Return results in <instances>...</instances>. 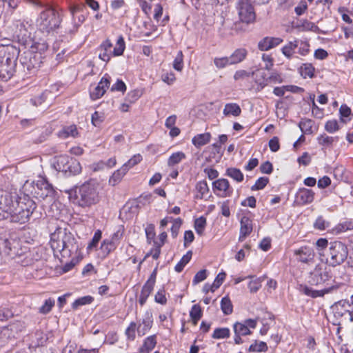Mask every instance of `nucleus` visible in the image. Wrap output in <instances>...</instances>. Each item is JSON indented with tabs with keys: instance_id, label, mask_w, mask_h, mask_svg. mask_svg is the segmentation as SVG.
<instances>
[{
	"instance_id": "1",
	"label": "nucleus",
	"mask_w": 353,
	"mask_h": 353,
	"mask_svg": "<svg viewBox=\"0 0 353 353\" xmlns=\"http://www.w3.org/2000/svg\"><path fill=\"white\" fill-rule=\"evenodd\" d=\"M59 12L53 8L48 7L41 12L37 19L38 30L47 35L59 34L63 39L69 40L77 32L78 24L75 21H65L62 25Z\"/></svg>"
},
{
	"instance_id": "2",
	"label": "nucleus",
	"mask_w": 353,
	"mask_h": 353,
	"mask_svg": "<svg viewBox=\"0 0 353 353\" xmlns=\"http://www.w3.org/2000/svg\"><path fill=\"white\" fill-rule=\"evenodd\" d=\"M2 201H4L2 213L5 216L4 219L23 224L28 222L31 216L34 217V219L39 218V213L36 211L35 202L28 196L14 201L10 194H5L4 196H2Z\"/></svg>"
},
{
	"instance_id": "3",
	"label": "nucleus",
	"mask_w": 353,
	"mask_h": 353,
	"mask_svg": "<svg viewBox=\"0 0 353 353\" xmlns=\"http://www.w3.org/2000/svg\"><path fill=\"white\" fill-rule=\"evenodd\" d=\"M99 188V183L94 179H90L67 191V193L74 205L90 208L100 201Z\"/></svg>"
},
{
	"instance_id": "4",
	"label": "nucleus",
	"mask_w": 353,
	"mask_h": 353,
	"mask_svg": "<svg viewBox=\"0 0 353 353\" xmlns=\"http://www.w3.org/2000/svg\"><path fill=\"white\" fill-rule=\"evenodd\" d=\"M50 245L54 254L59 252L62 257L70 256L79 250V245L72 234L67 233L65 230L61 228L51 234Z\"/></svg>"
},
{
	"instance_id": "5",
	"label": "nucleus",
	"mask_w": 353,
	"mask_h": 353,
	"mask_svg": "<svg viewBox=\"0 0 353 353\" xmlns=\"http://www.w3.org/2000/svg\"><path fill=\"white\" fill-rule=\"evenodd\" d=\"M44 57L39 53H33L27 50L19 57V78L25 79L28 75L34 74L39 68Z\"/></svg>"
},
{
	"instance_id": "6",
	"label": "nucleus",
	"mask_w": 353,
	"mask_h": 353,
	"mask_svg": "<svg viewBox=\"0 0 353 353\" xmlns=\"http://www.w3.org/2000/svg\"><path fill=\"white\" fill-rule=\"evenodd\" d=\"M331 309L335 319V325H341L353 321V295L350 299H342L334 303Z\"/></svg>"
},
{
	"instance_id": "7",
	"label": "nucleus",
	"mask_w": 353,
	"mask_h": 353,
	"mask_svg": "<svg viewBox=\"0 0 353 353\" xmlns=\"http://www.w3.org/2000/svg\"><path fill=\"white\" fill-rule=\"evenodd\" d=\"M236 9L240 21L234 23V30L236 32L244 31L246 26L255 21L254 9L249 0H238Z\"/></svg>"
},
{
	"instance_id": "8",
	"label": "nucleus",
	"mask_w": 353,
	"mask_h": 353,
	"mask_svg": "<svg viewBox=\"0 0 353 353\" xmlns=\"http://www.w3.org/2000/svg\"><path fill=\"white\" fill-rule=\"evenodd\" d=\"M347 256L348 249L345 243L339 241H332L326 254L325 263L329 266L336 267L344 263Z\"/></svg>"
},
{
	"instance_id": "9",
	"label": "nucleus",
	"mask_w": 353,
	"mask_h": 353,
	"mask_svg": "<svg viewBox=\"0 0 353 353\" xmlns=\"http://www.w3.org/2000/svg\"><path fill=\"white\" fill-rule=\"evenodd\" d=\"M53 167L57 171L63 172L66 176H74L81 172V165L79 161L67 155L57 157L53 163Z\"/></svg>"
},
{
	"instance_id": "10",
	"label": "nucleus",
	"mask_w": 353,
	"mask_h": 353,
	"mask_svg": "<svg viewBox=\"0 0 353 353\" xmlns=\"http://www.w3.org/2000/svg\"><path fill=\"white\" fill-rule=\"evenodd\" d=\"M332 278L330 268L325 264H317L308 276L307 282L311 285H321L327 284Z\"/></svg>"
},
{
	"instance_id": "11",
	"label": "nucleus",
	"mask_w": 353,
	"mask_h": 353,
	"mask_svg": "<svg viewBox=\"0 0 353 353\" xmlns=\"http://www.w3.org/2000/svg\"><path fill=\"white\" fill-rule=\"evenodd\" d=\"M2 248L4 253L11 258L20 257L23 254L26 255V259L30 256V252L27 251V248L23 249L21 247L19 241L14 239H6L2 242Z\"/></svg>"
},
{
	"instance_id": "12",
	"label": "nucleus",
	"mask_w": 353,
	"mask_h": 353,
	"mask_svg": "<svg viewBox=\"0 0 353 353\" xmlns=\"http://www.w3.org/2000/svg\"><path fill=\"white\" fill-rule=\"evenodd\" d=\"M334 283L329 287H326L322 290H313L307 285H301V292L305 295L312 298L323 297L326 294L333 293L336 292L343 285L341 283H337L333 281Z\"/></svg>"
},
{
	"instance_id": "13",
	"label": "nucleus",
	"mask_w": 353,
	"mask_h": 353,
	"mask_svg": "<svg viewBox=\"0 0 353 353\" xmlns=\"http://www.w3.org/2000/svg\"><path fill=\"white\" fill-rule=\"evenodd\" d=\"M14 76L19 77V65L17 63L0 60V79L3 81H7Z\"/></svg>"
},
{
	"instance_id": "14",
	"label": "nucleus",
	"mask_w": 353,
	"mask_h": 353,
	"mask_svg": "<svg viewBox=\"0 0 353 353\" xmlns=\"http://www.w3.org/2000/svg\"><path fill=\"white\" fill-rule=\"evenodd\" d=\"M34 190L36 196L42 199L52 198L55 192L52 185L46 180L38 181Z\"/></svg>"
},
{
	"instance_id": "15",
	"label": "nucleus",
	"mask_w": 353,
	"mask_h": 353,
	"mask_svg": "<svg viewBox=\"0 0 353 353\" xmlns=\"http://www.w3.org/2000/svg\"><path fill=\"white\" fill-rule=\"evenodd\" d=\"M20 51L19 47L12 44L3 46L0 49V52H3V54L1 57L0 60L17 63Z\"/></svg>"
},
{
	"instance_id": "16",
	"label": "nucleus",
	"mask_w": 353,
	"mask_h": 353,
	"mask_svg": "<svg viewBox=\"0 0 353 353\" xmlns=\"http://www.w3.org/2000/svg\"><path fill=\"white\" fill-rule=\"evenodd\" d=\"M28 24V22L21 20H17L14 22L16 28L14 34L18 37L19 41L24 46L27 45L29 38V32L26 26Z\"/></svg>"
},
{
	"instance_id": "17",
	"label": "nucleus",
	"mask_w": 353,
	"mask_h": 353,
	"mask_svg": "<svg viewBox=\"0 0 353 353\" xmlns=\"http://www.w3.org/2000/svg\"><path fill=\"white\" fill-rule=\"evenodd\" d=\"M212 185L214 192L219 190L221 192V194H216L221 197L230 196L232 194L233 190L230 187L228 179H217L212 183Z\"/></svg>"
},
{
	"instance_id": "18",
	"label": "nucleus",
	"mask_w": 353,
	"mask_h": 353,
	"mask_svg": "<svg viewBox=\"0 0 353 353\" xmlns=\"http://www.w3.org/2000/svg\"><path fill=\"white\" fill-rule=\"evenodd\" d=\"M110 84V77L108 75H105L95 87L94 90L90 92L91 99L92 100H97L101 98L105 94L106 89L108 88Z\"/></svg>"
},
{
	"instance_id": "19",
	"label": "nucleus",
	"mask_w": 353,
	"mask_h": 353,
	"mask_svg": "<svg viewBox=\"0 0 353 353\" xmlns=\"http://www.w3.org/2000/svg\"><path fill=\"white\" fill-rule=\"evenodd\" d=\"M314 198V192L310 189L300 188L296 194V202L298 205H303L311 203Z\"/></svg>"
},
{
	"instance_id": "20",
	"label": "nucleus",
	"mask_w": 353,
	"mask_h": 353,
	"mask_svg": "<svg viewBox=\"0 0 353 353\" xmlns=\"http://www.w3.org/2000/svg\"><path fill=\"white\" fill-rule=\"evenodd\" d=\"M251 75L256 85V87L254 88L256 92H260L266 85H268V82L267 74L264 70H256V71L252 72Z\"/></svg>"
},
{
	"instance_id": "21",
	"label": "nucleus",
	"mask_w": 353,
	"mask_h": 353,
	"mask_svg": "<svg viewBox=\"0 0 353 353\" xmlns=\"http://www.w3.org/2000/svg\"><path fill=\"white\" fill-rule=\"evenodd\" d=\"M294 254L296 256V259L302 263H309L312 261L314 257L313 250L307 246L301 247L294 250Z\"/></svg>"
},
{
	"instance_id": "22",
	"label": "nucleus",
	"mask_w": 353,
	"mask_h": 353,
	"mask_svg": "<svg viewBox=\"0 0 353 353\" xmlns=\"http://www.w3.org/2000/svg\"><path fill=\"white\" fill-rule=\"evenodd\" d=\"M112 43L110 40L106 39L99 46L97 50L99 52V57L105 62L111 59Z\"/></svg>"
},
{
	"instance_id": "23",
	"label": "nucleus",
	"mask_w": 353,
	"mask_h": 353,
	"mask_svg": "<svg viewBox=\"0 0 353 353\" xmlns=\"http://www.w3.org/2000/svg\"><path fill=\"white\" fill-rule=\"evenodd\" d=\"M240 235L239 241H243L252 231V221L248 216H243L240 221Z\"/></svg>"
},
{
	"instance_id": "24",
	"label": "nucleus",
	"mask_w": 353,
	"mask_h": 353,
	"mask_svg": "<svg viewBox=\"0 0 353 353\" xmlns=\"http://www.w3.org/2000/svg\"><path fill=\"white\" fill-rule=\"evenodd\" d=\"M282 42L281 38L266 37L259 42L258 47L262 51H267L279 46Z\"/></svg>"
},
{
	"instance_id": "25",
	"label": "nucleus",
	"mask_w": 353,
	"mask_h": 353,
	"mask_svg": "<svg viewBox=\"0 0 353 353\" xmlns=\"http://www.w3.org/2000/svg\"><path fill=\"white\" fill-rule=\"evenodd\" d=\"M153 324V317L151 312L147 311L145 316L142 320V323L139 324L137 327V333L139 336H143L150 330Z\"/></svg>"
},
{
	"instance_id": "26",
	"label": "nucleus",
	"mask_w": 353,
	"mask_h": 353,
	"mask_svg": "<svg viewBox=\"0 0 353 353\" xmlns=\"http://www.w3.org/2000/svg\"><path fill=\"white\" fill-rule=\"evenodd\" d=\"M57 136L60 139H65L69 137L76 138L79 137V132L77 125L74 124L63 126L61 130L57 132Z\"/></svg>"
},
{
	"instance_id": "27",
	"label": "nucleus",
	"mask_w": 353,
	"mask_h": 353,
	"mask_svg": "<svg viewBox=\"0 0 353 353\" xmlns=\"http://www.w3.org/2000/svg\"><path fill=\"white\" fill-rule=\"evenodd\" d=\"M30 43H27V45L30 44V51H32L33 53L41 54L46 51L48 48V43L43 39H39L37 41L33 40L29 41Z\"/></svg>"
},
{
	"instance_id": "28",
	"label": "nucleus",
	"mask_w": 353,
	"mask_h": 353,
	"mask_svg": "<svg viewBox=\"0 0 353 353\" xmlns=\"http://www.w3.org/2000/svg\"><path fill=\"white\" fill-rule=\"evenodd\" d=\"M248 54V51L245 48H238L230 56L229 60L231 65L239 63L243 61Z\"/></svg>"
},
{
	"instance_id": "29",
	"label": "nucleus",
	"mask_w": 353,
	"mask_h": 353,
	"mask_svg": "<svg viewBox=\"0 0 353 353\" xmlns=\"http://www.w3.org/2000/svg\"><path fill=\"white\" fill-rule=\"evenodd\" d=\"M298 39H294V41H289L287 44H285L281 48V52L288 59H292L294 57L295 50L297 48Z\"/></svg>"
},
{
	"instance_id": "30",
	"label": "nucleus",
	"mask_w": 353,
	"mask_h": 353,
	"mask_svg": "<svg viewBox=\"0 0 353 353\" xmlns=\"http://www.w3.org/2000/svg\"><path fill=\"white\" fill-rule=\"evenodd\" d=\"M211 139V134L209 132L199 134L194 136L192 139V144L199 148L208 143Z\"/></svg>"
},
{
	"instance_id": "31",
	"label": "nucleus",
	"mask_w": 353,
	"mask_h": 353,
	"mask_svg": "<svg viewBox=\"0 0 353 353\" xmlns=\"http://www.w3.org/2000/svg\"><path fill=\"white\" fill-rule=\"evenodd\" d=\"M157 339L155 335L148 336L143 341V345L140 347L139 351L141 353H150L155 347Z\"/></svg>"
},
{
	"instance_id": "32",
	"label": "nucleus",
	"mask_w": 353,
	"mask_h": 353,
	"mask_svg": "<svg viewBox=\"0 0 353 353\" xmlns=\"http://www.w3.org/2000/svg\"><path fill=\"white\" fill-rule=\"evenodd\" d=\"M223 113L225 116H239L241 113L240 106L234 103H226L223 109Z\"/></svg>"
},
{
	"instance_id": "33",
	"label": "nucleus",
	"mask_w": 353,
	"mask_h": 353,
	"mask_svg": "<svg viewBox=\"0 0 353 353\" xmlns=\"http://www.w3.org/2000/svg\"><path fill=\"white\" fill-rule=\"evenodd\" d=\"M39 135L35 138L33 141L34 143L39 144L46 141L48 137L52 133V129L51 127H43L39 129Z\"/></svg>"
},
{
	"instance_id": "34",
	"label": "nucleus",
	"mask_w": 353,
	"mask_h": 353,
	"mask_svg": "<svg viewBox=\"0 0 353 353\" xmlns=\"http://www.w3.org/2000/svg\"><path fill=\"white\" fill-rule=\"evenodd\" d=\"M117 248V245L113 240L105 239L102 242L100 249L103 254V257H106L109 255V254L114 250Z\"/></svg>"
},
{
	"instance_id": "35",
	"label": "nucleus",
	"mask_w": 353,
	"mask_h": 353,
	"mask_svg": "<svg viewBox=\"0 0 353 353\" xmlns=\"http://www.w3.org/2000/svg\"><path fill=\"white\" fill-rule=\"evenodd\" d=\"M153 289L154 285H150L147 283H145L143 285L139 299V303L141 306H143L145 303L148 296L152 292Z\"/></svg>"
},
{
	"instance_id": "36",
	"label": "nucleus",
	"mask_w": 353,
	"mask_h": 353,
	"mask_svg": "<svg viewBox=\"0 0 353 353\" xmlns=\"http://www.w3.org/2000/svg\"><path fill=\"white\" fill-rule=\"evenodd\" d=\"M338 137H330L326 134H323L317 137L319 144L325 148L331 147L334 142L338 141Z\"/></svg>"
},
{
	"instance_id": "37",
	"label": "nucleus",
	"mask_w": 353,
	"mask_h": 353,
	"mask_svg": "<svg viewBox=\"0 0 353 353\" xmlns=\"http://www.w3.org/2000/svg\"><path fill=\"white\" fill-rule=\"evenodd\" d=\"M203 315V311L201 306L199 304H194L192 305L191 310L190 311V316L192 319L194 325H196L198 321L201 319Z\"/></svg>"
},
{
	"instance_id": "38",
	"label": "nucleus",
	"mask_w": 353,
	"mask_h": 353,
	"mask_svg": "<svg viewBox=\"0 0 353 353\" xmlns=\"http://www.w3.org/2000/svg\"><path fill=\"white\" fill-rule=\"evenodd\" d=\"M71 14L72 15V18L70 21H75L77 24H78V28L80 24L82 23L85 21V17L83 14H79L80 7L79 6H73L71 8Z\"/></svg>"
},
{
	"instance_id": "39",
	"label": "nucleus",
	"mask_w": 353,
	"mask_h": 353,
	"mask_svg": "<svg viewBox=\"0 0 353 353\" xmlns=\"http://www.w3.org/2000/svg\"><path fill=\"white\" fill-rule=\"evenodd\" d=\"M206 224V219L203 216L195 219L194 227L196 232L199 235H203Z\"/></svg>"
},
{
	"instance_id": "40",
	"label": "nucleus",
	"mask_w": 353,
	"mask_h": 353,
	"mask_svg": "<svg viewBox=\"0 0 353 353\" xmlns=\"http://www.w3.org/2000/svg\"><path fill=\"white\" fill-rule=\"evenodd\" d=\"M196 189L199 193L196 198L199 199H203L205 195L209 192V188L205 181H199L196 185Z\"/></svg>"
},
{
	"instance_id": "41",
	"label": "nucleus",
	"mask_w": 353,
	"mask_h": 353,
	"mask_svg": "<svg viewBox=\"0 0 353 353\" xmlns=\"http://www.w3.org/2000/svg\"><path fill=\"white\" fill-rule=\"evenodd\" d=\"M233 329L235 334H239L241 336H246L251 334L252 332L248 328L246 325L243 323L236 322L233 325Z\"/></svg>"
},
{
	"instance_id": "42",
	"label": "nucleus",
	"mask_w": 353,
	"mask_h": 353,
	"mask_svg": "<svg viewBox=\"0 0 353 353\" xmlns=\"http://www.w3.org/2000/svg\"><path fill=\"white\" fill-rule=\"evenodd\" d=\"M221 308L223 313L225 315H229L232 313L233 305L228 296L222 298L221 301Z\"/></svg>"
},
{
	"instance_id": "43",
	"label": "nucleus",
	"mask_w": 353,
	"mask_h": 353,
	"mask_svg": "<svg viewBox=\"0 0 353 353\" xmlns=\"http://www.w3.org/2000/svg\"><path fill=\"white\" fill-rule=\"evenodd\" d=\"M230 336V330L228 327H219L214 330L212 337L214 339H228Z\"/></svg>"
},
{
	"instance_id": "44",
	"label": "nucleus",
	"mask_w": 353,
	"mask_h": 353,
	"mask_svg": "<svg viewBox=\"0 0 353 353\" xmlns=\"http://www.w3.org/2000/svg\"><path fill=\"white\" fill-rule=\"evenodd\" d=\"M192 256V252L189 250L187 253L183 256L180 261L175 265L174 270L177 272H181L185 265L189 263Z\"/></svg>"
},
{
	"instance_id": "45",
	"label": "nucleus",
	"mask_w": 353,
	"mask_h": 353,
	"mask_svg": "<svg viewBox=\"0 0 353 353\" xmlns=\"http://www.w3.org/2000/svg\"><path fill=\"white\" fill-rule=\"evenodd\" d=\"M300 26L303 28V30H310L318 34H325V32L322 31L317 26L315 25L314 23L309 21L306 19L301 21Z\"/></svg>"
},
{
	"instance_id": "46",
	"label": "nucleus",
	"mask_w": 353,
	"mask_h": 353,
	"mask_svg": "<svg viewBox=\"0 0 353 353\" xmlns=\"http://www.w3.org/2000/svg\"><path fill=\"white\" fill-rule=\"evenodd\" d=\"M127 168L122 166L120 169L115 171L110 179V183L115 185L119 181H121L122 177L126 174Z\"/></svg>"
},
{
	"instance_id": "47",
	"label": "nucleus",
	"mask_w": 353,
	"mask_h": 353,
	"mask_svg": "<svg viewBox=\"0 0 353 353\" xmlns=\"http://www.w3.org/2000/svg\"><path fill=\"white\" fill-rule=\"evenodd\" d=\"M314 68L310 63H304L300 68L301 75L303 78H312L314 76Z\"/></svg>"
},
{
	"instance_id": "48",
	"label": "nucleus",
	"mask_w": 353,
	"mask_h": 353,
	"mask_svg": "<svg viewBox=\"0 0 353 353\" xmlns=\"http://www.w3.org/2000/svg\"><path fill=\"white\" fill-rule=\"evenodd\" d=\"M226 174L237 182H241L243 180V173L239 169L236 168H228L226 170Z\"/></svg>"
},
{
	"instance_id": "49",
	"label": "nucleus",
	"mask_w": 353,
	"mask_h": 353,
	"mask_svg": "<svg viewBox=\"0 0 353 353\" xmlns=\"http://www.w3.org/2000/svg\"><path fill=\"white\" fill-rule=\"evenodd\" d=\"M125 48V44L123 37L121 35L119 37L116 46L114 48L112 54L115 57L121 56L123 54Z\"/></svg>"
},
{
	"instance_id": "50",
	"label": "nucleus",
	"mask_w": 353,
	"mask_h": 353,
	"mask_svg": "<svg viewBox=\"0 0 353 353\" xmlns=\"http://www.w3.org/2000/svg\"><path fill=\"white\" fill-rule=\"evenodd\" d=\"M94 300L91 296H85L76 299L72 303V308L74 310L78 309L80 306L90 304Z\"/></svg>"
},
{
	"instance_id": "51",
	"label": "nucleus",
	"mask_w": 353,
	"mask_h": 353,
	"mask_svg": "<svg viewBox=\"0 0 353 353\" xmlns=\"http://www.w3.org/2000/svg\"><path fill=\"white\" fill-rule=\"evenodd\" d=\"M185 159V154L183 152H177L173 153L168 159V165L169 166H173L179 163L182 160Z\"/></svg>"
},
{
	"instance_id": "52",
	"label": "nucleus",
	"mask_w": 353,
	"mask_h": 353,
	"mask_svg": "<svg viewBox=\"0 0 353 353\" xmlns=\"http://www.w3.org/2000/svg\"><path fill=\"white\" fill-rule=\"evenodd\" d=\"M312 123L313 121L311 119H302L299 123V127L303 133L311 134L312 132Z\"/></svg>"
},
{
	"instance_id": "53",
	"label": "nucleus",
	"mask_w": 353,
	"mask_h": 353,
	"mask_svg": "<svg viewBox=\"0 0 353 353\" xmlns=\"http://www.w3.org/2000/svg\"><path fill=\"white\" fill-rule=\"evenodd\" d=\"M102 236V232L100 230H97L94 234V236L91 240V241L89 243L87 250L88 251H91L93 249L96 248L97 247V245L101 240Z\"/></svg>"
},
{
	"instance_id": "54",
	"label": "nucleus",
	"mask_w": 353,
	"mask_h": 353,
	"mask_svg": "<svg viewBox=\"0 0 353 353\" xmlns=\"http://www.w3.org/2000/svg\"><path fill=\"white\" fill-rule=\"evenodd\" d=\"M138 325L135 322H131L125 332V334L128 340L134 341L136 337V331H137Z\"/></svg>"
},
{
	"instance_id": "55",
	"label": "nucleus",
	"mask_w": 353,
	"mask_h": 353,
	"mask_svg": "<svg viewBox=\"0 0 353 353\" xmlns=\"http://www.w3.org/2000/svg\"><path fill=\"white\" fill-rule=\"evenodd\" d=\"M55 301L54 299L49 298L48 299H46L44 302V304L41 306L39 309V312L41 314H46L49 313L53 306L54 305Z\"/></svg>"
},
{
	"instance_id": "56",
	"label": "nucleus",
	"mask_w": 353,
	"mask_h": 353,
	"mask_svg": "<svg viewBox=\"0 0 353 353\" xmlns=\"http://www.w3.org/2000/svg\"><path fill=\"white\" fill-rule=\"evenodd\" d=\"M268 347L266 344V343L263 341H261L260 343H257L256 341L254 343L252 344L248 349L249 352H266L268 350Z\"/></svg>"
},
{
	"instance_id": "57",
	"label": "nucleus",
	"mask_w": 353,
	"mask_h": 353,
	"mask_svg": "<svg viewBox=\"0 0 353 353\" xmlns=\"http://www.w3.org/2000/svg\"><path fill=\"white\" fill-rule=\"evenodd\" d=\"M297 48L298 53L301 56H306L310 52V44L307 41H303L298 39Z\"/></svg>"
},
{
	"instance_id": "58",
	"label": "nucleus",
	"mask_w": 353,
	"mask_h": 353,
	"mask_svg": "<svg viewBox=\"0 0 353 353\" xmlns=\"http://www.w3.org/2000/svg\"><path fill=\"white\" fill-rule=\"evenodd\" d=\"M268 182H269V179L268 177H265V176L260 177L256 180L254 185H253L251 187V190L252 191L262 190L267 185Z\"/></svg>"
},
{
	"instance_id": "59",
	"label": "nucleus",
	"mask_w": 353,
	"mask_h": 353,
	"mask_svg": "<svg viewBox=\"0 0 353 353\" xmlns=\"http://www.w3.org/2000/svg\"><path fill=\"white\" fill-rule=\"evenodd\" d=\"M214 63L215 66L219 69H222L226 67L227 65H231L228 57L219 58L216 57L214 59Z\"/></svg>"
},
{
	"instance_id": "60",
	"label": "nucleus",
	"mask_w": 353,
	"mask_h": 353,
	"mask_svg": "<svg viewBox=\"0 0 353 353\" xmlns=\"http://www.w3.org/2000/svg\"><path fill=\"white\" fill-rule=\"evenodd\" d=\"M338 232H343L347 230H353V221H345L338 224L336 227Z\"/></svg>"
},
{
	"instance_id": "61",
	"label": "nucleus",
	"mask_w": 353,
	"mask_h": 353,
	"mask_svg": "<svg viewBox=\"0 0 353 353\" xmlns=\"http://www.w3.org/2000/svg\"><path fill=\"white\" fill-rule=\"evenodd\" d=\"M325 130L329 133H333L339 130V125L336 120H330L325 123Z\"/></svg>"
},
{
	"instance_id": "62",
	"label": "nucleus",
	"mask_w": 353,
	"mask_h": 353,
	"mask_svg": "<svg viewBox=\"0 0 353 353\" xmlns=\"http://www.w3.org/2000/svg\"><path fill=\"white\" fill-rule=\"evenodd\" d=\"M329 225V222L326 221L322 216H319L314 223V228L320 230L326 229Z\"/></svg>"
},
{
	"instance_id": "63",
	"label": "nucleus",
	"mask_w": 353,
	"mask_h": 353,
	"mask_svg": "<svg viewBox=\"0 0 353 353\" xmlns=\"http://www.w3.org/2000/svg\"><path fill=\"white\" fill-rule=\"evenodd\" d=\"M47 91L43 92L40 95L34 97L30 99V103L34 106H39L42 104L47 98Z\"/></svg>"
},
{
	"instance_id": "64",
	"label": "nucleus",
	"mask_w": 353,
	"mask_h": 353,
	"mask_svg": "<svg viewBox=\"0 0 353 353\" xmlns=\"http://www.w3.org/2000/svg\"><path fill=\"white\" fill-rule=\"evenodd\" d=\"M173 68L177 71H181L183 69V53L181 51L178 52L174 60Z\"/></svg>"
}]
</instances>
